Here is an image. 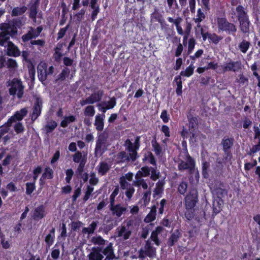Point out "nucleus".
I'll use <instances>...</instances> for the list:
<instances>
[{
  "label": "nucleus",
  "mask_w": 260,
  "mask_h": 260,
  "mask_svg": "<svg viewBox=\"0 0 260 260\" xmlns=\"http://www.w3.org/2000/svg\"><path fill=\"white\" fill-rule=\"evenodd\" d=\"M216 22L219 32H224L229 35H235L237 31L236 25L229 21L225 16L217 17Z\"/></svg>",
  "instance_id": "f257e3e1"
},
{
  "label": "nucleus",
  "mask_w": 260,
  "mask_h": 260,
  "mask_svg": "<svg viewBox=\"0 0 260 260\" xmlns=\"http://www.w3.org/2000/svg\"><path fill=\"white\" fill-rule=\"evenodd\" d=\"M140 136H137L134 143H132L129 139H127L124 141V146L126 150L128 152L132 161H135L139 157L138 151L140 147Z\"/></svg>",
  "instance_id": "f03ea898"
},
{
  "label": "nucleus",
  "mask_w": 260,
  "mask_h": 260,
  "mask_svg": "<svg viewBox=\"0 0 260 260\" xmlns=\"http://www.w3.org/2000/svg\"><path fill=\"white\" fill-rule=\"evenodd\" d=\"M110 144L108 142V137L104 133H101L97 138L94 154L95 157H101L108 150Z\"/></svg>",
  "instance_id": "7ed1b4c3"
},
{
  "label": "nucleus",
  "mask_w": 260,
  "mask_h": 260,
  "mask_svg": "<svg viewBox=\"0 0 260 260\" xmlns=\"http://www.w3.org/2000/svg\"><path fill=\"white\" fill-rule=\"evenodd\" d=\"M9 85L11 86L9 89V93L11 95H15L17 93V96L19 99L22 98L24 94V86L21 79L13 78Z\"/></svg>",
  "instance_id": "20e7f679"
},
{
  "label": "nucleus",
  "mask_w": 260,
  "mask_h": 260,
  "mask_svg": "<svg viewBox=\"0 0 260 260\" xmlns=\"http://www.w3.org/2000/svg\"><path fill=\"white\" fill-rule=\"evenodd\" d=\"M0 46L6 47V44L10 41V37L14 38L15 35L11 34V31L9 30V25L7 23H2L0 24Z\"/></svg>",
  "instance_id": "39448f33"
},
{
  "label": "nucleus",
  "mask_w": 260,
  "mask_h": 260,
  "mask_svg": "<svg viewBox=\"0 0 260 260\" xmlns=\"http://www.w3.org/2000/svg\"><path fill=\"white\" fill-rule=\"evenodd\" d=\"M198 192L196 189L190 190L184 198L185 209L194 208L198 202Z\"/></svg>",
  "instance_id": "423d86ee"
},
{
  "label": "nucleus",
  "mask_w": 260,
  "mask_h": 260,
  "mask_svg": "<svg viewBox=\"0 0 260 260\" xmlns=\"http://www.w3.org/2000/svg\"><path fill=\"white\" fill-rule=\"evenodd\" d=\"M196 162L189 154L187 156L186 161L181 160L178 165V169L180 171L188 170L190 174L195 171Z\"/></svg>",
  "instance_id": "0eeeda50"
},
{
  "label": "nucleus",
  "mask_w": 260,
  "mask_h": 260,
  "mask_svg": "<svg viewBox=\"0 0 260 260\" xmlns=\"http://www.w3.org/2000/svg\"><path fill=\"white\" fill-rule=\"evenodd\" d=\"M234 138L224 137L221 141L222 150L225 154V160H231L232 157L231 149L234 145Z\"/></svg>",
  "instance_id": "6e6552de"
},
{
  "label": "nucleus",
  "mask_w": 260,
  "mask_h": 260,
  "mask_svg": "<svg viewBox=\"0 0 260 260\" xmlns=\"http://www.w3.org/2000/svg\"><path fill=\"white\" fill-rule=\"evenodd\" d=\"M36 100L30 114V117L32 121H35L41 114L43 108V100L40 96H36Z\"/></svg>",
  "instance_id": "1a4fd4ad"
},
{
  "label": "nucleus",
  "mask_w": 260,
  "mask_h": 260,
  "mask_svg": "<svg viewBox=\"0 0 260 260\" xmlns=\"http://www.w3.org/2000/svg\"><path fill=\"white\" fill-rule=\"evenodd\" d=\"M27 113L28 110L26 107L16 111L14 114L8 119L6 124H8V126H11L13 123L16 122L17 121H21L24 117L27 115Z\"/></svg>",
  "instance_id": "9d476101"
},
{
  "label": "nucleus",
  "mask_w": 260,
  "mask_h": 260,
  "mask_svg": "<svg viewBox=\"0 0 260 260\" xmlns=\"http://www.w3.org/2000/svg\"><path fill=\"white\" fill-rule=\"evenodd\" d=\"M47 214L46 207L41 204L34 208L32 211L31 218L34 221H38L45 218Z\"/></svg>",
  "instance_id": "9b49d317"
},
{
  "label": "nucleus",
  "mask_w": 260,
  "mask_h": 260,
  "mask_svg": "<svg viewBox=\"0 0 260 260\" xmlns=\"http://www.w3.org/2000/svg\"><path fill=\"white\" fill-rule=\"evenodd\" d=\"M40 0H35L28 5V17L34 22H36Z\"/></svg>",
  "instance_id": "f8f14e48"
},
{
  "label": "nucleus",
  "mask_w": 260,
  "mask_h": 260,
  "mask_svg": "<svg viewBox=\"0 0 260 260\" xmlns=\"http://www.w3.org/2000/svg\"><path fill=\"white\" fill-rule=\"evenodd\" d=\"M92 93L89 96L92 104L96 102H100L104 94V91L102 89H99L97 86H92L91 87Z\"/></svg>",
  "instance_id": "ddd939ff"
},
{
  "label": "nucleus",
  "mask_w": 260,
  "mask_h": 260,
  "mask_svg": "<svg viewBox=\"0 0 260 260\" xmlns=\"http://www.w3.org/2000/svg\"><path fill=\"white\" fill-rule=\"evenodd\" d=\"M7 46V47L6 51V54L7 55L14 57H17L20 56V50L13 42H8Z\"/></svg>",
  "instance_id": "4468645a"
},
{
  "label": "nucleus",
  "mask_w": 260,
  "mask_h": 260,
  "mask_svg": "<svg viewBox=\"0 0 260 260\" xmlns=\"http://www.w3.org/2000/svg\"><path fill=\"white\" fill-rule=\"evenodd\" d=\"M7 24L9 25V30L11 31V34L16 36L18 34V29L20 28L22 26V18H13Z\"/></svg>",
  "instance_id": "2eb2a0df"
},
{
  "label": "nucleus",
  "mask_w": 260,
  "mask_h": 260,
  "mask_svg": "<svg viewBox=\"0 0 260 260\" xmlns=\"http://www.w3.org/2000/svg\"><path fill=\"white\" fill-rule=\"evenodd\" d=\"M88 260H104V256L102 254V247H93L88 255Z\"/></svg>",
  "instance_id": "dca6fc26"
},
{
  "label": "nucleus",
  "mask_w": 260,
  "mask_h": 260,
  "mask_svg": "<svg viewBox=\"0 0 260 260\" xmlns=\"http://www.w3.org/2000/svg\"><path fill=\"white\" fill-rule=\"evenodd\" d=\"M113 245L110 242L105 248L102 247V254L106 256L104 260H113L116 258Z\"/></svg>",
  "instance_id": "f3484780"
},
{
  "label": "nucleus",
  "mask_w": 260,
  "mask_h": 260,
  "mask_svg": "<svg viewBox=\"0 0 260 260\" xmlns=\"http://www.w3.org/2000/svg\"><path fill=\"white\" fill-rule=\"evenodd\" d=\"M232 14L235 15L238 21L249 17L246 8L241 5L236 7L235 11L232 13Z\"/></svg>",
  "instance_id": "a211bd4d"
},
{
  "label": "nucleus",
  "mask_w": 260,
  "mask_h": 260,
  "mask_svg": "<svg viewBox=\"0 0 260 260\" xmlns=\"http://www.w3.org/2000/svg\"><path fill=\"white\" fill-rule=\"evenodd\" d=\"M131 225H132V223L131 222V221H129L126 223V226L122 225V226L119 227L117 229V230H118V234H117L118 237H122L124 240L128 239L130 237V236L132 234L131 231L128 230L129 226Z\"/></svg>",
  "instance_id": "6ab92c4d"
},
{
  "label": "nucleus",
  "mask_w": 260,
  "mask_h": 260,
  "mask_svg": "<svg viewBox=\"0 0 260 260\" xmlns=\"http://www.w3.org/2000/svg\"><path fill=\"white\" fill-rule=\"evenodd\" d=\"M241 68V63L240 61H231L225 64L223 67L224 72L233 71L236 72Z\"/></svg>",
  "instance_id": "aec40b11"
},
{
  "label": "nucleus",
  "mask_w": 260,
  "mask_h": 260,
  "mask_svg": "<svg viewBox=\"0 0 260 260\" xmlns=\"http://www.w3.org/2000/svg\"><path fill=\"white\" fill-rule=\"evenodd\" d=\"M55 239V229L52 227L50 230L48 234L45 237L44 241L46 243V246L47 248L50 247L53 245Z\"/></svg>",
  "instance_id": "412c9836"
},
{
  "label": "nucleus",
  "mask_w": 260,
  "mask_h": 260,
  "mask_svg": "<svg viewBox=\"0 0 260 260\" xmlns=\"http://www.w3.org/2000/svg\"><path fill=\"white\" fill-rule=\"evenodd\" d=\"M110 210L112 211L113 214H115L118 217H120L122 214L126 211V208L124 207H122L120 204H118L112 206L110 205Z\"/></svg>",
  "instance_id": "4be33fe9"
},
{
  "label": "nucleus",
  "mask_w": 260,
  "mask_h": 260,
  "mask_svg": "<svg viewBox=\"0 0 260 260\" xmlns=\"http://www.w3.org/2000/svg\"><path fill=\"white\" fill-rule=\"evenodd\" d=\"M239 21V28L243 34H247L249 32L250 21L249 17L240 20Z\"/></svg>",
  "instance_id": "5701e85b"
},
{
  "label": "nucleus",
  "mask_w": 260,
  "mask_h": 260,
  "mask_svg": "<svg viewBox=\"0 0 260 260\" xmlns=\"http://www.w3.org/2000/svg\"><path fill=\"white\" fill-rule=\"evenodd\" d=\"M210 164L205 158L202 160V174L204 179H208L210 176Z\"/></svg>",
  "instance_id": "b1692460"
},
{
  "label": "nucleus",
  "mask_w": 260,
  "mask_h": 260,
  "mask_svg": "<svg viewBox=\"0 0 260 260\" xmlns=\"http://www.w3.org/2000/svg\"><path fill=\"white\" fill-rule=\"evenodd\" d=\"M163 230V228L161 226H157L155 230L151 232L150 239L152 241H153L155 244L157 246H159L160 245V241L158 237V235L160 234Z\"/></svg>",
  "instance_id": "393cba45"
},
{
  "label": "nucleus",
  "mask_w": 260,
  "mask_h": 260,
  "mask_svg": "<svg viewBox=\"0 0 260 260\" xmlns=\"http://www.w3.org/2000/svg\"><path fill=\"white\" fill-rule=\"evenodd\" d=\"M157 206L153 205L150 212L145 217L144 221L146 223H149L154 221L156 219Z\"/></svg>",
  "instance_id": "a878e982"
},
{
  "label": "nucleus",
  "mask_w": 260,
  "mask_h": 260,
  "mask_svg": "<svg viewBox=\"0 0 260 260\" xmlns=\"http://www.w3.org/2000/svg\"><path fill=\"white\" fill-rule=\"evenodd\" d=\"M105 115H97L95 117L94 125L96 127V129L98 131H102L104 129V118Z\"/></svg>",
  "instance_id": "bb28decb"
},
{
  "label": "nucleus",
  "mask_w": 260,
  "mask_h": 260,
  "mask_svg": "<svg viewBox=\"0 0 260 260\" xmlns=\"http://www.w3.org/2000/svg\"><path fill=\"white\" fill-rule=\"evenodd\" d=\"M151 167L144 166L139 170L135 175V178H142L148 177L150 173Z\"/></svg>",
  "instance_id": "cd10ccee"
},
{
  "label": "nucleus",
  "mask_w": 260,
  "mask_h": 260,
  "mask_svg": "<svg viewBox=\"0 0 260 260\" xmlns=\"http://www.w3.org/2000/svg\"><path fill=\"white\" fill-rule=\"evenodd\" d=\"M27 8L26 6L23 5L20 7H14L12 11L11 15L12 17H17L23 15L26 11Z\"/></svg>",
  "instance_id": "c85d7f7f"
},
{
  "label": "nucleus",
  "mask_w": 260,
  "mask_h": 260,
  "mask_svg": "<svg viewBox=\"0 0 260 260\" xmlns=\"http://www.w3.org/2000/svg\"><path fill=\"white\" fill-rule=\"evenodd\" d=\"M194 63V61H191L190 64L186 68L185 71H182L179 75H180L181 77L184 76L189 77L193 75L194 69L195 68L193 66Z\"/></svg>",
  "instance_id": "c756f323"
},
{
  "label": "nucleus",
  "mask_w": 260,
  "mask_h": 260,
  "mask_svg": "<svg viewBox=\"0 0 260 260\" xmlns=\"http://www.w3.org/2000/svg\"><path fill=\"white\" fill-rule=\"evenodd\" d=\"M98 167V173L102 176L106 175L110 169V166L104 161H101Z\"/></svg>",
  "instance_id": "7c9ffc66"
},
{
  "label": "nucleus",
  "mask_w": 260,
  "mask_h": 260,
  "mask_svg": "<svg viewBox=\"0 0 260 260\" xmlns=\"http://www.w3.org/2000/svg\"><path fill=\"white\" fill-rule=\"evenodd\" d=\"M174 82H175L177 85L176 93L178 96H180L182 93V81L180 75H177L175 77Z\"/></svg>",
  "instance_id": "2f4dec72"
},
{
  "label": "nucleus",
  "mask_w": 260,
  "mask_h": 260,
  "mask_svg": "<svg viewBox=\"0 0 260 260\" xmlns=\"http://www.w3.org/2000/svg\"><path fill=\"white\" fill-rule=\"evenodd\" d=\"M76 120V118L74 115L66 116L64 117L63 120H61L60 125L61 127L66 128L68 125Z\"/></svg>",
  "instance_id": "473e14b6"
},
{
  "label": "nucleus",
  "mask_w": 260,
  "mask_h": 260,
  "mask_svg": "<svg viewBox=\"0 0 260 260\" xmlns=\"http://www.w3.org/2000/svg\"><path fill=\"white\" fill-rule=\"evenodd\" d=\"M46 65L38 67V76L40 81H45L47 79Z\"/></svg>",
  "instance_id": "72a5a7b5"
},
{
  "label": "nucleus",
  "mask_w": 260,
  "mask_h": 260,
  "mask_svg": "<svg viewBox=\"0 0 260 260\" xmlns=\"http://www.w3.org/2000/svg\"><path fill=\"white\" fill-rule=\"evenodd\" d=\"M143 162L148 161L151 165L156 166V160L154 155L150 151H148L146 154L144 155V157L142 158Z\"/></svg>",
  "instance_id": "f704fd0d"
},
{
  "label": "nucleus",
  "mask_w": 260,
  "mask_h": 260,
  "mask_svg": "<svg viewBox=\"0 0 260 260\" xmlns=\"http://www.w3.org/2000/svg\"><path fill=\"white\" fill-rule=\"evenodd\" d=\"M73 160L75 163L80 164L81 161H83L84 162H86V156L82 155V152L80 151H76L75 154L72 156Z\"/></svg>",
  "instance_id": "c9c22d12"
},
{
  "label": "nucleus",
  "mask_w": 260,
  "mask_h": 260,
  "mask_svg": "<svg viewBox=\"0 0 260 260\" xmlns=\"http://www.w3.org/2000/svg\"><path fill=\"white\" fill-rule=\"evenodd\" d=\"M98 223L96 221H92L89 225V227H84L82 229V232L84 234H87L88 235L92 234L97 227Z\"/></svg>",
  "instance_id": "e433bc0d"
},
{
  "label": "nucleus",
  "mask_w": 260,
  "mask_h": 260,
  "mask_svg": "<svg viewBox=\"0 0 260 260\" xmlns=\"http://www.w3.org/2000/svg\"><path fill=\"white\" fill-rule=\"evenodd\" d=\"M70 70L68 67H64L62 70L61 73L57 76L56 81H63L66 80L70 74Z\"/></svg>",
  "instance_id": "4c0bfd02"
},
{
  "label": "nucleus",
  "mask_w": 260,
  "mask_h": 260,
  "mask_svg": "<svg viewBox=\"0 0 260 260\" xmlns=\"http://www.w3.org/2000/svg\"><path fill=\"white\" fill-rule=\"evenodd\" d=\"M180 237V233L177 230L176 232L172 233L171 235V236L169 238L168 241V245L169 247L173 246L175 243L178 241L179 238Z\"/></svg>",
  "instance_id": "58836bf2"
},
{
  "label": "nucleus",
  "mask_w": 260,
  "mask_h": 260,
  "mask_svg": "<svg viewBox=\"0 0 260 260\" xmlns=\"http://www.w3.org/2000/svg\"><path fill=\"white\" fill-rule=\"evenodd\" d=\"M206 17L205 14L201 8H199L197 10V18L194 19V21L197 23V27L201 26L200 23L205 19Z\"/></svg>",
  "instance_id": "ea45409f"
},
{
  "label": "nucleus",
  "mask_w": 260,
  "mask_h": 260,
  "mask_svg": "<svg viewBox=\"0 0 260 260\" xmlns=\"http://www.w3.org/2000/svg\"><path fill=\"white\" fill-rule=\"evenodd\" d=\"M250 46V42L246 41V40H243L238 45V49L240 50V51L245 54L246 53L248 50L249 49Z\"/></svg>",
  "instance_id": "a19ab883"
},
{
  "label": "nucleus",
  "mask_w": 260,
  "mask_h": 260,
  "mask_svg": "<svg viewBox=\"0 0 260 260\" xmlns=\"http://www.w3.org/2000/svg\"><path fill=\"white\" fill-rule=\"evenodd\" d=\"M62 47V45H57L55 48L53 57L56 62H59L61 59V57L63 56V54L61 52Z\"/></svg>",
  "instance_id": "79ce46f5"
},
{
  "label": "nucleus",
  "mask_w": 260,
  "mask_h": 260,
  "mask_svg": "<svg viewBox=\"0 0 260 260\" xmlns=\"http://www.w3.org/2000/svg\"><path fill=\"white\" fill-rule=\"evenodd\" d=\"M224 165L215 164L212 165L213 172L216 176H220L223 174Z\"/></svg>",
  "instance_id": "37998d69"
},
{
  "label": "nucleus",
  "mask_w": 260,
  "mask_h": 260,
  "mask_svg": "<svg viewBox=\"0 0 260 260\" xmlns=\"http://www.w3.org/2000/svg\"><path fill=\"white\" fill-rule=\"evenodd\" d=\"M117 159L118 161L119 162H123L125 161H129L131 158L129 157V155H126L125 151H120L117 155Z\"/></svg>",
  "instance_id": "c03bdc74"
},
{
  "label": "nucleus",
  "mask_w": 260,
  "mask_h": 260,
  "mask_svg": "<svg viewBox=\"0 0 260 260\" xmlns=\"http://www.w3.org/2000/svg\"><path fill=\"white\" fill-rule=\"evenodd\" d=\"M212 193L217 198L221 200L222 198H223L226 193V191L225 189L223 188V187H220L219 188L214 189L212 191Z\"/></svg>",
  "instance_id": "a18cd8bd"
},
{
  "label": "nucleus",
  "mask_w": 260,
  "mask_h": 260,
  "mask_svg": "<svg viewBox=\"0 0 260 260\" xmlns=\"http://www.w3.org/2000/svg\"><path fill=\"white\" fill-rule=\"evenodd\" d=\"M57 123L54 120H51L48 122L45 127L46 133H50L57 127Z\"/></svg>",
  "instance_id": "49530a36"
},
{
  "label": "nucleus",
  "mask_w": 260,
  "mask_h": 260,
  "mask_svg": "<svg viewBox=\"0 0 260 260\" xmlns=\"http://www.w3.org/2000/svg\"><path fill=\"white\" fill-rule=\"evenodd\" d=\"M7 68L13 70H15L18 67V63L15 59L9 58L7 60Z\"/></svg>",
  "instance_id": "de8ad7c7"
},
{
  "label": "nucleus",
  "mask_w": 260,
  "mask_h": 260,
  "mask_svg": "<svg viewBox=\"0 0 260 260\" xmlns=\"http://www.w3.org/2000/svg\"><path fill=\"white\" fill-rule=\"evenodd\" d=\"M91 242L94 245L104 246L106 240H104L101 236H94L91 238Z\"/></svg>",
  "instance_id": "09e8293b"
},
{
  "label": "nucleus",
  "mask_w": 260,
  "mask_h": 260,
  "mask_svg": "<svg viewBox=\"0 0 260 260\" xmlns=\"http://www.w3.org/2000/svg\"><path fill=\"white\" fill-rule=\"evenodd\" d=\"M152 146L156 155H159L162 152V148L159 144L156 141L155 138L151 141Z\"/></svg>",
  "instance_id": "8fccbe9b"
},
{
  "label": "nucleus",
  "mask_w": 260,
  "mask_h": 260,
  "mask_svg": "<svg viewBox=\"0 0 260 260\" xmlns=\"http://www.w3.org/2000/svg\"><path fill=\"white\" fill-rule=\"evenodd\" d=\"M136 180L134 181V185L136 186L142 187L144 189H147L148 188V184L144 179L142 178H135Z\"/></svg>",
  "instance_id": "3c124183"
},
{
  "label": "nucleus",
  "mask_w": 260,
  "mask_h": 260,
  "mask_svg": "<svg viewBox=\"0 0 260 260\" xmlns=\"http://www.w3.org/2000/svg\"><path fill=\"white\" fill-rule=\"evenodd\" d=\"M188 187V183L186 181H181L178 185V191L181 194L184 195Z\"/></svg>",
  "instance_id": "603ef678"
},
{
  "label": "nucleus",
  "mask_w": 260,
  "mask_h": 260,
  "mask_svg": "<svg viewBox=\"0 0 260 260\" xmlns=\"http://www.w3.org/2000/svg\"><path fill=\"white\" fill-rule=\"evenodd\" d=\"M222 39V37L218 36L215 33H211L209 37V42L215 44H218Z\"/></svg>",
  "instance_id": "864d4df0"
},
{
  "label": "nucleus",
  "mask_w": 260,
  "mask_h": 260,
  "mask_svg": "<svg viewBox=\"0 0 260 260\" xmlns=\"http://www.w3.org/2000/svg\"><path fill=\"white\" fill-rule=\"evenodd\" d=\"M151 176L150 179L153 181H156L160 177V172L158 170H156V167H151Z\"/></svg>",
  "instance_id": "5fc2aeb1"
},
{
  "label": "nucleus",
  "mask_w": 260,
  "mask_h": 260,
  "mask_svg": "<svg viewBox=\"0 0 260 260\" xmlns=\"http://www.w3.org/2000/svg\"><path fill=\"white\" fill-rule=\"evenodd\" d=\"M36 183L32 182H27L26 183V193L27 195H30L33 191L36 189Z\"/></svg>",
  "instance_id": "6e6d98bb"
},
{
  "label": "nucleus",
  "mask_w": 260,
  "mask_h": 260,
  "mask_svg": "<svg viewBox=\"0 0 260 260\" xmlns=\"http://www.w3.org/2000/svg\"><path fill=\"white\" fill-rule=\"evenodd\" d=\"M94 190L93 187L90 185H87L86 187V190L85 191V194L83 198L84 202H86L91 196L92 193Z\"/></svg>",
  "instance_id": "4d7b16f0"
},
{
  "label": "nucleus",
  "mask_w": 260,
  "mask_h": 260,
  "mask_svg": "<svg viewBox=\"0 0 260 260\" xmlns=\"http://www.w3.org/2000/svg\"><path fill=\"white\" fill-rule=\"evenodd\" d=\"M27 68L28 71V75L30 78H34L36 74V70L35 66L34 65L32 61L28 63Z\"/></svg>",
  "instance_id": "13d9d810"
},
{
  "label": "nucleus",
  "mask_w": 260,
  "mask_h": 260,
  "mask_svg": "<svg viewBox=\"0 0 260 260\" xmlns=\"http://www.w3.org/2000/svg\"><path fill=\"white\" fill-rule=\"evenodd\" d=\"M84 113L86 116H93L95 114V110L94 107L91 105L87 106L85 108Z\"/></svg>",
  "instance_id": "bf43d9fd"
},
{
  "label": "nucleus",
  "mask_w": 260,
  "mask_h": 260,
  "mask_svg": "<svg viewBox=\"0 0 260 260\" xmlns=\"http://www.w3.org/2000/svg\"><path fill=\"white\" fill-rule=\"evenodd\" d=\"M185 209H186V211L185 212V218L188 220H191L192 218H193V217L195 215L194 208Z\"/></svg>",
  "instance_id": "052dcab7"
},
{
  "label": "nucleus",
  "mask_w": 260,
  "mask_h": 260,
  "mask_svg": "<svg viewBox=\"0 0 260 260\" xmlns=\"http://www.w3.org/2000/svg\"><path fill=\"white\" fill-rule=\"evenodd\" d=\"M43 177L48 179H51L53 178V171L50 167H46L45 169L44 172L43 173Z\"/></svg>",
  "instance_id": "680f3d73"
},
{
  "label": "nucleus",
  "mask_w": 260,
  "mask_h": 260,
  "mask_svg": "<svg viewBox=\"0 0 260 260\" xmlns=\"http://www.w3.org/2000/svg\"><path fill=\"white\" fill-rule=\"evenodd\" d=\"M162 18H163L162 15L156 11H155L151 15V19L153 21L160 22Z\"/></svg>",
  "instance_id": "e2e57ef3"
},
{
  "label": "nucleus",
  "mask_w": 260,
  "mask_h": 260,
  "mask_svg": "<svg viewBox=\"0 0 260 260\" xmlns=\"http://www.w3.org/2000/svg\"><path fill=\"white\" fill-rule=\"evenodd\" d=\"M106 106L107 107V109H112L116 105V99L115 97L113 96L107 102L105 103Z\"/></svg>",
  "instance_id": "0e129e2a"
},
{
  "label": "nucleus",
  "mask_w": 260,
  "mask_h": 260,
  "mask_svg": "<svg viewBox=\"0 0 260 260\" xmlns=\"http://www.w3.org/2000/svg\"><path fill=\"white\" fill-rule=\"evenodd\" d=\"M81 186L77 187L74 191V193L72 197V201L73 203L76 202L77 198L81 195Z\"/></svg>",
  "instance_id": "69168bd1"
},
{
  "label": "nucleus",
  "mask_w": 260,
  "mask_h": 260,
  "mask_svg": "<svg viewBox=\"0 0 260 260\" xmlns=\"http://www.w3.org/2000/svg\"><path fill=\"white\" fill-rule=\"evenodd\" d=\"M164 189L155 187L153 190V197L158 199L162 197Z\"/></svg>",
  "instance_id": "338daca9"
},
{
  "label": "nucleus",
  "mask_w": 260,
  "mask_h": 260,
  "mask_svg": "<svg viewBox=\"0 0 260 260\" xmlns=\"http://www.w3.org/2000/svg\"><path fill=\"white\" fill-rule=\"evenodd\" d=\"M85 13V10L84 9H82L76 14L75 17H76L77 22L80 23L81 21L84 17Z\"/></svg>",
  "instance_id": "774afa93"
}]
</instances>
